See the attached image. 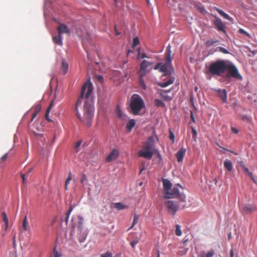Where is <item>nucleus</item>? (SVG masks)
<instances>
[{
  "instance_id": "a19ab883",
  "label": "nucleus",
  "mask_w": 257,
  "mask_h": 257,
  "mask_svg": "<svg viewBox=\"0 0 257 257\" xmlns=\"http://www.w3.org/2000/svg\"><path fill=\"white\" fill-rule=\"evenodd\" d=\"M139 43H140V41H139V38L138 37L134 38L133 39V47H136V46L139 45Z\"/></svg>"
},
{
  "instance_id": "cd10ccee",
  "label": "nucleus",
  "mask_w": 257,
  "mask_h": 257,
  "mask_svg": "<svg viewBox=\"0 0 257 257\" xmlns=\"http://www.w3.org/2000/svg\"><path fill=\"white\" fill-rule=\"evenodd\" d=\"M154 105L157 107H162L163 108L165 107V103L162 100L158 99H155Z\"/></svg>"
},
{
  "instance_id": "423d86ee",
  "label": "nucleus",
  "mask_w": 257,
  "mask_h": 257,
  "mask_svg": "<svg viewBox=\"0 0 257 257\" xmlns=\"http://www.w3.org/2000/svg\"><path fill=\"white\" fill-rule=\"evenodd\" d=\"M164 197L166 199L177 198L180 199V202L182 203H185L186 199L185 195L180 193L178 189L176 187H174L166 192L164 194Z\"/></svg>"
},
{
  "instance_id": "0eeeda50",
  "label": "nucleus",
  "mask_w": 257,
  "mask_h": 257,
  "mask_svg": "<svg viewBox=\"0 0 257 257\" xmlns=\"http://www.w3.org/2000/svg\"><path fill=\"white\" fill-rule=\"evenodd\" d=\"M226 71L227 77H232L239 80L242 79V76L240 75L237 69L233 64H229L227 62L226 65Z\"/></svg>"
},
{
  "instance_id": "13d9d810",
  "label": "nucleus",
  "mask_w": 257,
  "mask_h": 257,
  "mask_svg": "<svg viewBox=\"0 0 257 257\" xmlns=\"http://www.w3.org/2000/svg\"><path fill=\"white\" fill-rule=\"evenodd\" d=\"M231 130L232 132L234 133L235 134H237L238 133V130L234 127L232 126L231 127Z\"/></svg>"
},
{
  "instance_id": "a211bd4d",
  "label": "nucleus",
  "mask_w": 257,
  "mask_h": 257,
  "mask_svg": "<svg viewBox=\"0 0 257 257\" xmlns=\"http://www.w3.org/2000/svg\"><path fill=\"white\" fill-rule=\"evenodd\" d=\"M160 97L164 100H171L172 98L166 94V91L165 90H160L158 91Z\"/></svg>"
},
{
  "instance_id": "412c9836",
  "label": "nucleus",
  "mask_w": 257,
  "mask_h": 257,
  "mask_svg": "<svg viewBox=\"0 0 257 257\" xmlns=\"http://www.w3.org/2000/svg\"><path fill=\"white\" fill-rule=\"evenodd\" d=\"M41 107L40 105H37L34 108V111L32 114L31 122L33 121L34 119L37 116L38 113L40 111Z\"/></svg>"
},
{
  "instance_id": "20e7f679",
  "label": "nucleus",
  "mask_w": 257,
  "mask_h": 257,
  "mask_svg": "<svg viewBox=\"0 0 257 257\" xmlns=\"http://www.w3.org/2000/svg\"><path fill=\"white\" fill-rule=\"evenodd\" d=\"M172 60L171 50L170 48L168 47L165 53V62H162L161 67L160 70V72L163 73V75L168 76L173 73L174 68L172 64Z\"/></svg>"
},
{
  "instance_id": "09e8293b",
  "label": "nucleus",
  "mask_w": 257,
  "mask_h": 257,
  "mask_svg": "<svg viewBox=\"0 0 257 257\" xmlns=\"http://www.w3.org/2000/svg\"><path fill=\"white\" fill-rule=\"evenodd\" d=\"M191 131L193 134V138L195 140L197 134V131L193 127H191Z\"/></svg>"
},
{
  "instance_id": "8fccbe9b",
  "label": "nucleus",
  "mask_w": 257,
  "mask_h": 257,
  "mask_svg": "<svg viewBox=\"0 0 257 257\" xmlns=\"http://www.w3.org/2000/svg\"><path fill=\"white\" fill-rule=\"evenodd\" d=\"M71 180H72L71 173L69 172L68 173V177H67L66 180L65 181V182H66V183H70V182Z\"/></svg>"
},
{
  "instance_id": "c9c22d12",
  "label": "nucleus",
  "mask_w": 257,
  "mask_h": 257,
  "mask_svg": "<svg viewBox=\"0 0 257 257\" xmlns=\"http://www.w3.org/2000/svg\"><path fill=\"white\" fill-rule=\"evenodd\" d=\"M240 166L242 167L243 171H244V172H245L248 176H252V173H251L249 171L247 168L245 167V166H244L242 162L241 163Z\"/></svg>"
},
{
  "instance_id": "ea45409f",
  "label": "nucleus",
  "mask_w": 257,
  "mask_h": 257,
  "mask_svg": "<svg viewBox=\"0 0 257 257\" xmlns=\"http://www.w3.org/2000/svg\"><path fill=\"white\" fill-rule=\"evenodd\" d=\"M238 32H239V33L244 35L249 38L251 37L250 35L242 29H239Z\"/></svg>"
},
{
  "instance_id": "49530a36",
  "label": "nucleus",
  "mask_w": 257,
  "mask_h": 257,
  "mask_svg": "<svg viewBox=\"0 0 257 257\" xmlns=\"http://www.w3.org/2000/svg\"><path fill=\"white\" fill-rule=\"evenodd\" d=\"M101 257H112V253L110 252L107 251L104 253L101 254Z\"/></svg>"
},
{
  "instance_id": "4c0bfd02",
  "label": "nucleus",
  "mask_w": 257,
  "mask_h": 257,
  "mask_svg": "<svg viewBox=\"0 0 257 257\" xmlns=\"http://www.w3.org/2000/svg\"><path fill=\"white\" fill-rule=\"evenodd\" d=\"M72 210H73V207L71 206L70 207L69 210H68V211L66 213L65 221L66 223H67V222H68L69 215H70L71 212H72Z\"/></svg>"
},
{
  "instance_id": "7ed1b4c3",
  "label": "nucleus",
  "mask_w": 257,
  "mask_h": 257,
  "mask_svg": "<svg viewBox=\"0 0 257 257\" xmlns=\"http://www.w3.org/2000/svg\"><path fill=\"white\" fill-rule=\"evenodd\" d=\"M156 151L154 139L153 137H150L144 143L142 149L138 152V154L140 157L150 160Z\"/></svg>"
},
{
  "instance_id": "de8ad7c7",
  "label": "nucleus",
  "mask_w": 257,
  "mask_h": 257,
  "mask_svg": "<svg viewBox=\"0 0 257 257\" xmlns=\"http://www.w3.org/2000/svg\"><path fill=\"white\" fill-rule=\"evenodd\" d=\"M54 257H61V254L56 250V248L53 250Z\"/></svg>"
},
{
  "instance_id": "6e6d98bb",
  "label": "nucleus",
  "mask_w": 257,
  "mask_h": 257,
  "mask_svg": "<svg viewBox=\"0 0 257 257\" xmlns=\"http://www.w3.org/2000/svg\"><path fill=\"white\" fill-rule=\"evenodd\" d=\"M137 53H138L137 58H138V59H140V56L141 55V48H138L137 49Z\"/></svg>"
},
{
  "instance_id": "1a4fd4ad",
  "label": "nucleus",
  "mask_w": 257,
  "mask_h": 257,
  "mask_svg": "<svg viewBox=\"0 0 257 257\" xmlns=\"http://www.w3.org/2000/svg\"><path fill=\"white\" fill-rule=\"evenodd\" d=\"M168 211L169 213L175 215L179 209V205L173 201H167L165 203Z\"/></svg>"
},
{
  "instance_id": "c756f323",
  "label": "nucleus",
  "mask_w": 257,
  "mask_h": 257,
  "mask_svg": "<svg viewBox=\"0 0 257 257\" xmlns=\"http://www.w3.org/2000/svg\"><path fill=\"white\" fill-rule=\"evenodd\" d=\"M217 42H218V40L211 39V40H209L207 41L205 43V45L206 47H209Z\"/></svg>"
},
{
  "instance_id": "37998d69",
  "label": "nucleus",
  "mask_w": 257,
  "mask_h": 257,
  "mask_svg": "<svg viewBox=\"0 0 257 257\" xmlns=\"http://www.w3.org/2000/svg\"><path fill=\"white\" fill-rule=\"evenodd\" d=\"M2 217H3V220L5 222V223L7 226L8 225V219L7 218V215H6V213L3 212L2 213Z\"/></svg>"
},
{
  "instance_id": "ddd939ff",
  "label": "nucleus",
  "mask_w": 257,
  "mask_h": 257,
  "mask_svg": "<svg viewBox=\"0 0 257 257\" xmlns=\"http://www.w3.org/2000/svg\"><path fill=\"white\" fill-rule=\"evenodd\" d=\"M119 155L118 151L116 149H113L106 158V162H110L115 160Z\"/></svg>"
},
{
  "instance_id": "4468645a",
  "label": "nucleus",
  "mask_w": 257,
  "mask_h": 257,
  "mask_svg": "<svg viewBox=\"0 0 257 257\" xmlns=\"http://www.w3.org/2000/svg\"><path fill=\"white\" fill-rule=\"evenodd\" d=\"M215 91L217 94V96L219 97L223 102L227 101V92L225 89H215Z\"/></svg>"
},
{
  "instance_id": "a18cd8bd",
  "label": "nucleus",
  "mask_w": 257,
  "mask_h": 257,
  "mask_svg": "<svg viewBox=\"0 0 257 257\" xmlns=\"http://www.w3.org/2000/svg\"><path fill=\"white\" fill-rule=\"evenodd\" d=\"M138 242H139L138 239L136 238V239H135L134 240H133V241H132V242H131V243H130V244H131V247H132L133 248L135 249V246H136V245Z\"/></svg>"
},
{
  "instance_id": "5fc2aeb1",
  "label": "nucleus",
  "mask_w": 257,
  "mask_h": 257,
  "mask_svg": "<svg viewBox=\"0 0 257 257\" xmlns=\"http://www.w3.org/2000/svg\"><path fill=\"white\" fill-rule=\"evenodd\" d=\"M161 65H162V62L158 63L156 64V65L155 66L154 68L155 70L159 69V70H160V68L161 67Z\"/></svg>"
},
{
  "instance_id": "6e6552de",
  "label": "nucleus",
  "mask_w": 257,
  "mask_h": 257,
  "mask_svg": "<svg viewBox=\"0 0 257 257\" xmlns=\"http://www.w3.org/2000/svg\"><path fill=\"white\" fill-rule=\"evenodd\" d=\"M153 63L148 62L145 60H143L140 65V74L141 77L144 76L149 71L147 70V68L152 66Z\"/></svg>"
},
{
  "instance_id": "58836bf2",
  "label": "nucleus",
  "mask_w": 257,
  "mask_h": 257,
  "mask_svg": "<svg viewBox=\"0 0 257 257\" xmlns=\"http://www.w3.org/2000/svg\"><path fill=\"white\" fill-rule=\"evenodd\" d=\"M142 77H141L140 76V78L139 79V84H140V86L142 87V88H143L144 89H146V86L145 85V82H144L143 79L142 78Z\"/></svg>"
},
{
  "instance_id": "f257e3e1",
  "label": "nucleus",
  "mask_w": 257,
  "mask_h": 257,
  "mask_svg": "<svg viewBox=\"0 0 257 257\" xmlns=\"http://www.w3.org/2000/svg\"><path fill=\"white\" fill-rule=\"evenodd\" d=\"M93 87L89 82L85 83L82 87L80 95L75 105L76 115L80 121L88 127L91 125L93 117L94 108L88 99L92 92Z\"/></svg>"
},
{
  "instance_id": "bb28decb",
  "label": "nucleus",
  "mask_w": 257,
  "mask_h": 257,
  "mask_svg": "<svg viewBox=\"0 0 257 257\" xmlns=\"http://www.w3.org/2000/svg\"><path fill=\"white\" fill-rule=\"evenodd\" d=\"M61 69L63 71L64 74H65L67 72L68 70V64L64 60L62 61L61 64Z\"/></svg>"
},
{
  "instance_id": "052dcab7",
  "label": "nucleus",
  "mask_w": 257,
  "mask_h": 257,
  "mask_svg": "<svg viewBox=\"0 0 257 257\" xmlns=\"http://www.w3.org/2000/svg\"><path fill=\"white\" fill-rule=\"evenodd\" d=\"M97 79H98L99 81H101V82H102V81H103V77H102V76H101V75H98V76H97Z\"/></svg>"
},
{
  "instance_id": "bf43d9fd",
  "label": "nucleus",
  "mask_w": 257,
  "mask_h": 257,
  "mask_svg": "<svg viewBox=\"0 0 257 257\" xmlns=\"http://www.w3.org/2000/svg\"><path fill=\"white\" fill-rule=\"evenodd\" d=\"M86 180V177L85 175H83L82 178L81 179V183H83L84 181H85Z\"/></svg>"
},
{
  "instance_id": "9b49d317",
  "label": "nucleus",
  "mask_w": 257,
  "mask_h": 257,
  "mask_svg": "<svg viewBox=\"0 0 257 257\" xmlns=\"http://www.w3.org/2000/svg\"><path fill=\"white\" fill-rule=\"evenodd\" d=\"M83 220L80 216H77L76 218H73L72 219V227L75 229L77 228L79 231L82 229V224Z\"/></svg>"
},
{
  "instance_id": "b1692460",
  "label": "nucleus",
  "mask_w": 257,
  "mask_h": 257,
  "mask_svg": "<svg viewBox=\"0 0 257 257\" xmlns=\"http://www.w3.org/2000/svg\"><path fill=\"white\" fill-rule=\"evenodd\" d=\"M215 252L213 250H210L208 252L202 251L201 253V257H213Z\"/></svg>"
},
{
  "instance_id": "2f4dec72",
  "label": "nucleus",
  "mask_w": 257,
  "mask_h": 257,
  "mask_svg": "<svg viewBox=\"0 0 257 257\" xmlns=\"http://www.w3.org/2000/svg\"><path fill=\"white\" fill-rule=\"evenodd\" d=\"M23 228L25 231L28 229V222L27 220V216H26L23 221Z\"/></svg>"
},
{
  "instance_id": "680f3d73",
  "label": "nucleus",
  "mask_w": 257,
  "mask_h": 257,
  "mask_svg": "<svg viewBox=\"0 0 257 257\" xmlns=\"http://www.w3.org/2000/svg\"><path fill=\"white\" fill-rule=\"evenodd\" d=\"M10 257H17V252L15 250L10 255Z\"/></svg>"
},
{
  "instance_id": "dca6fc26",
  "label": "nucleus",
  "mask_w": 257,
  "mask_h": 257,
  "mask_svg": "<svg viewBox=\"0 0 257 257\" xmlns=\"http://www.w3.org/2000/svg\"><path fill=\"white\" fill-rule=\"evenodd\" d=\"M186 149L184 148H181L176 154V157L178 162H182L185 155Z\"/></svg>"
},
{
  "instance_id": "5701e85b",
  "label": "nucleus",
  "mask_w": 257,
  "mask_h": 257,
  "mask_svg": "<svg viewBox=\"0 0 257 257\" xmlns=\"http://www.w3.org/2000/svg\"><path fill=\"white\" fill-rule=\"evenodd\" d=\"M224 167L228 171H231L233 168L232 164L231 161L229 160H226L224 162Z\"/></svg>"
},
{
  "instance_id": "393cba45",
  "label": "nucleus",
  "mask_w": 257,
  "mask_h": 257,
  "mask_svg": "<svg viewBox=\"0 0 257 257\" xmlns=\"http://www.w3.org/2000/svg\"><path fill=\"white\" fill-rule=\"evenodd\" d=\"M53 41L59 45H62V37L60 35L58 34V36H55L53 37Z\"/></svg>"
},
{
  "instance_id": "79ce46f5",
  "label": "nucleus",
  "mask_w": 257,
  "mask_h": 257,
  "mask_svg": "<svg viewBox=\"0 0 257 257\" xmlns=\"http://www.w3.org/2000/svg\"><path fill=\"white\" fill-rule=\"evenodd\" d=\"M241 119L242 120H244V121H251V118L250 117L248 116L247 115H242L241 116Z\"/></svg>"
},
{
  "instance_id": "9d476101",
  "label": "nucleus",
  "mask_w": 257,
  "mask_h": 257,
  "mask_svg": "<svg viewBox=\"0 0 257 257\" xmlns=\"http://www.w3.org/2000/svg\"><path fill=\"white\" fill-rule=\"evenodd\" d=\"M242 213L247 214L254 212L256 210V207L251 204H244L240 207Z\"/></svg>"
},
{
  "instance_id": "f8f14e48",
  "label": "nucleus",
  "mask_w": 257,
  "mask_h": 257,
  "mask_svg": "<svg viewBox=\"0 0 257 257\" xmlns=\"http://www.w3.org/2000/svg\"><path fill=\"white\" fill-rule=\"evenodd\" d=\"M214 18L215 19L213 21V23L215 26L216 28L217 29L218 31L222 32L224 33H225V26L224 24L222 23L221 20L215 16H214Z\"/></svg>"
},
{
  "instance_id": "a878e982",
  "label": "nucleus",
  "mask_w": 257,
  "mask_h": 257,
  "mask_svg": "<svg viewBox=\"0 0 257 257\" xmlns=\"http://www.w3.org/2000/svg\"><path fill=\"white\" fill-rule=\"evenodd\" d=\"M135 125V120L134 119L130 120L126 124V127L127 128V130L129 132L131 131L132 128L134 127Z\"/></svg>"
},
{
  "instance_id": "774afa93",
  "label": "nucleus",
  "mask_w": 257,
  "mask_h": 257,
  "mask_svg": "<svg viewBox=\"0 0 257 257\" xmlns=\"http://www.w3.org/2000/svg\"><path fill=\"white\" fill-rule=\"evenodd\" d=\"M154 154H156L158 158H161V155H160V153L157 150H156V151L155 153H154Z\"/></svg>"
},
{
  "instance_id": "f03ea898",
  "label": "nucleus",
  "mask_w": 257,
  "mask_h": 257,
  "mask_svg": "<svg viewBox=\"0 0 257 257\" xmlns=\"http://www.w3.org/2000/svg\"><path fill=\"white\" fill-rule=\"evenodd\" d=\"M227 61L224 60H217L205 66V73L214 76H221L226 72Z\"/></svg>"
},
{
  "instance_id": "864d4df0",
  "label": "nucleus",
  "mask_w": 257,
  "mask_h": 257,
  "mask_svg": "<svg viewBox=\"0 0 257 257\" xmlns=\"http://www.w3.org/2000/svg\"><path fill=\"white\" fill-rule=\"evenodd\" d=\"M169 138L173 141V142H174L175 136H174L173 133L171 131H170Z\"/></svg>"
},
{
  "instance_id": "e2e57ef3",
  "label": "nucleus",
  "mask_w": 257,
  "mask_h": 257,
  "mask_svg": "<svg viewBox=\"0 0 257 257\" xmlns=\"http://www.w3.org/2000/svg\"><path fill=\"white\" fill-rule=\"evenodd\" d=\"M190 117H191V118L192 121L195 122V117H194V116L192 111H191V116H190Z\"/></svg>"
},
{
  "instance_id": "7c9ffc66",
  "label": "nucleus",
  "mask_w": 257,
  "mask_h": 257,
  "mask_svg": "<svg viewBox=\"0 0 257 257\" xmlns=\"http://www.w3.org/2000/svg\"><path fill=\"white\" fill-rule=\"evenodd\" d=\"M218 51L220 52H221L223 54H225L229 53V52L228 50H227L226 49H225L223 47H218L216 48V49L214 51V52H218Z\"/></svg>"
},
{
  "instance_id": "4d7b16f0",
  "label": "nucleus",
  "mask_w": 257,
  "mask_h": 257,
  "mask_svg": "<svg viewBox=\"0 0 257 257\" xmlns=\"http://www.w3.org/2000/svg\"><path fill=\"white\" fill-rule=\"evenodd\" d=\"M145 58H149L145 53H142L141 54V55L140 56V59H143Z\"/></svg>"
},
{
  "instance_id": "e433bc0d",
  "label": "nucleus",
  "mask_w": 257,
  "mask_h": 257,
  "mask_svg": "<svg viewBox=\"0 0 257 257\" xmlns=\"http://www.w3.org/2000/svg\"><path fill=\"white\" fill-rule=\"evenodd\" d=\"M175 233L177 236H181L182 235V231L181 230V227L179 225H176Z\"/></svg>"
},
{
  "instance_id": "473e14b6",
  "label": "nucleus",
  "mask_w": 257,
  "mask_h": 257,
  "mask_svg": "<svg viewBox=\"0 0 257 257\" xmlns=\"http://www.w3.org/2000/svg\"><path fill=\"white\" fill-rule=\"evenodd\" d=\"M53 101H52L51 103H50L49 107L47 108V111H46V115H45V118H46V119L47 120H48V121H51V120L50 119H49L48 116H49V113L51 107L53 105Z\"/></svg>"
},
{
  "instance_id": "2eb2a0df",
  "label": "nucleus",
  "mask_w": 257,
  "mask_h": 257,
  "mask_svg": "<svg viewBox=\"0 0 257 257\" xmlns=\"http://www.w3.org/2000/svg\"><path fill=\"white\" fill-rule=\"evenodd\" d=\"M58 34L61 36L63 33L70 34V31L67 26L63 24H60L57 28Z\"/></svg>"
},
{
  "instance_id": "0e129e2a",
  "label": "nucleus",
  "mask_w": 257,
  "mask_h": 257,
  "mask_svg": "<svg viewBox=\"0 0 257 257\" xmlns=\"http://www.w3.org/2000/svg\"><path fill=\"white\" fill-rule=\"evenodd\" d=\"M81 142L80 141L77 142L75 146V147L76 148H78L81 145Z\"/></svg>"
},
{
  "instance_id": "603ef678",
  "label": "nucleus",
  "mask_w": 257,
  "mask_h": 257,
  "mask_svg": "<svg viewBox=\"0 0 257 257\" xmlns=\"http://www.w3.org/2000/svg\"><path fill=\"white\" fill-rule=\"evenodd\" d=\"M198 9H199V11H200V12L202 14H205V13H207L205 9L203 7H198Z\"/></svg>"
},
{
  "instance_id": "c85d7f7f",
  "label": "nucleus",
  "mask_w": 257,
  "mask_h": 257,
  "mask_svg": "<svg viewBox=\"0 0 257 257\" xmlns=\"http://www.w3.org/2000/svg\"><path fill=\"white\" fill-rule=\"evenodd\" d=\"M116 115L120 119H124L125 116L123 114V112L121 111L118 106L116 107Z\"/></svg>"
},
{
  "instance_id": "39448f33",
  "label": "nucleus",
  "mask_w": 257,
  "mask_h": 257,
  "mask_svg": "<svg viewBox=\"0 0 257 257\" xmlns=\"http://www.w3.org/2000/svg\"><path fill=\"white\" fill-rule=\"evenodd\" d=\"M145 107V102L138 94H133L130 99V107L134 115H138L140 111Z\"/></svg>"
},
{
  "instance_id": "c03bdc74",
  "label": "nucleus",
  "mask_w": 257,
  "mask_h": 257,
  "mask_svg": "<svg viewBox=\"0 0 257 257\" xmlns=\"http://www.w3.org/2000/svg\"><path fill=\"white\" fill-rule=\"evenodd\" d=\"M31 171V169H30V170L28 172V173H27V174L26 175H24L23 174H21V178L22 179V180H23V184H24L25 183V181H26V176H28V174Z\"/></svg>"
},
{
  "instance_id": "69168bd1",
  "label": "nucleus",
  "mask_w": 257,
  "mask_h": 257,
  "mask_svg": "<svg viewBox=\"0 0 257 257\" xmlns=\"http://www.w3.org/2000/svg\"><path fill=\"white\" fill-rule=\"evenodd\" d=\"M230 256L234 257V251L233 249H231L230 251Z\"/></svg>"
},
{
  "instance_id": "338daca9",
  "label": "nucleus",
  "mask_w": 257,
  "mask_h": 257,
  "mask_svg": "<svg viewBox=\"0 0 257 257\" xmlns=\"http://www.w3.org/2000/svg\"><path fill=\"white\" fill-rule=\"evenodd\" d=\"M249 177L251 178V179L253 181L254 183H256V181H255L254 177L252 174V176H249Z\"/></svg>"
},
{
  "instance_id": "72a5a7b5",
  "label": "nucleus",
  "mask_w": 257,
  "mask_h": 257,
  "mask_svg": "<svg viewBox=\"0 0 257 257\" xmlns=\"http://www.w3.org/2000/svg\"><path fill=\"white\" fill-rule=\"evenodd\" d=\"M114 207L118 210H122L127 208L126 206H124L121 203H116L114 204Z\"/></svg>"
},
{
  "instance_id": "f704fd0d",
  "label": "nucleus",
  "mask_w": 257,
  "mask_h": 257,
  "mask_svg": "<svg viewBox=\"0 0 257 257\" xmlns=\"http://www.w3.org/2000/svg\"><path fill=\"white\" fill-rule=\"evenodd\" d=\"M138 219H139L138 215L135 214L134 216V219H133V223L128 229H130L134 227V226L138 223Z\"/></svg>"
},
{
  "instance_id": "f3484780",
  "label": "nucleus",
  "mask_w": 257,
  "mask_h": 257,
  "mask_svg": "<svg viewBox=\"0 0 257 257\" xmlns=\"http://www.w3.org/2000/svg\"><path fill=\"white\" fill-rule=\"evenodd\" d=\"M162 181L165 194L166 192L171 190L172 183L167 179H163Z\"/></svg>"
},
{
  "instance_id": "3c124183",
  "label": "nucleus",
  "mask_w": 257,
  "mask_h": 257,
  "mask_svg": "<svg viewBox=\"0 0 257 257\" xmlns=\"http://www.w3.org/2000/svg\"><path fill=\"white\" fill-rule=\"evenodd\" d=\"M8 158V153H6L1 158V161L2 162H4L5 160L7 159Z\"/></svg>"
},
{
  "instance_id": "6ab92c4d",
  "label": "nucleus",
  "mask_w": 257,
  "mask_h": 257,
  "mask_svg": "<svg viewBox=\"0 0 257 257\" xmlns=\"http://www.w3.org/2000/svg\"><path fill=\"white\" fill-rule=\"evenodd\" d=\"M175 80V79L174 77H172L170 78L167 81L164 82V83H161L159 82L158 83V85L161 87H166L168 86V85L172 84L174 83Z\"/></svg>"
},
{
  "instance_id": "4be33fe9",
  "label": "nucleus",
  "mask_w": 257,
  "mask_h": 257,
  "mask_svg": "<svg viewBox=\"0 0 257 257\" xmlns=\"http://www.w3.org/2000/svg\"><path fill=\"white\" fill-rule=\"evenodd\" d=\"M215 9L218 12V13L224 19L231 21L232 19L227 14L225 13L222 10H220L217 8H215Z\"/></svg>"
},
{
  "instance_id": "aec40b11",
  "label": "nucleus",
  "mask_w": 257,
  "mask_h": 257,
  "mask_svg": "<svg viewBox=\"0 0 257 257\" xmlns=\"http://www.w3.org/2000/svg\"><path fill=\"white\" fill-rule=\"evenodd\" d=\"M175 80V79L174 77H172L170 78L167 81L164 82V83H161L159 82L158 83V85L161 87H166L168 86V85L172 84L174 83Z\"/></svg>"
}]
</instances>
